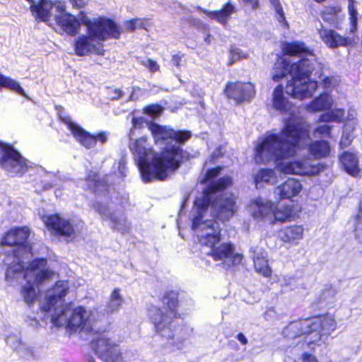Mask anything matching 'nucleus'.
<instances>
[{
    "instance_id": "1",
    "label": "nucleus",
    "mask_w": 362,
    "mask_h": 362,
    "mask_svg": "<svg viewBox=\"0 0 362 362\" xmlns=\"http://www.w3.org/2000/svg\"><path fill=\"white\" fill-rule=\"evenodd\" d=\"M148 129L162 152L155 153L146 144V137L131 141L130 149L144 182H148L153 179L165 180L188 158V153L183 151L180 145L189 139L192 134L189 131L176 132L156 123L150 124Z\"/></svg>"
},
{
    "instance_id": "2",
    "label": "nucleus",
    "mask_w": 362,
    "mask_h": 362,
    "mask_svg": "<svg viewBox=\"0 0 362 362\" xmlns=\"http://www.w3.org/2000/svg\"><path fill=\"white\" fill-rule=\"evenodd\" d=\"M231 182L230 177H223L210 184L194 201L191 211L192 228L204 252L220 243L221 229L215 218L228 221L237 210L235 197L233 194H222L211 202L214 194L230 185Z\"/></svg>"
},
{
    "instance_id": "3",
    "label": "nucleus",
    "mask_w": 362,
    "mask_h": 362,
    "mask_svg": "<svg viewBox=\"0 0 362 362\" xmlns=\"http://www.w3.org/2000/svg\"><path fill=\"white\" fill-rule=\"evenodd\" d=\"M308 125L300 118L289 119L278 134H271L257 149V162H269L287 159L306 148L313 159L327 157L330 146L325 141L309 142Z\"/></svg>"
},
{
    "instance_id": "4",
    "label": "nucleus",
    "mask_w": 362,
    "mask_h": 362,
    "mask_svg": "<svg viewBox=\"0 0 362 362\" xmlns=\"http://www.w3.org/2000/svg\"><path fill=\"white\" fill-rule=\"evenodd\" d=\"M283 52L289 57L298 56L300 59L294 62L286 56L279 58L271 73L272 80L278 82L290 74L291 79L287 83L286 93L299 100L310 97L317 88V82L310 78L314 62L320 66L315 55L300 42L284 44Z\"/></svg>"
},
{
    "instance_id": "5",
    "label": "nucleus",
    "mask_w": 362,
    "mask_h": 362,
    "mask_svg": "<svg viewBox=\"0 0 362 362\" xmlns=\"http://www.w3.org/2000/svg\"><path fill=\"white\" fill-rule=\"evenodd\" d=\"M69 289L66 281H57L47 291L42 309L51 313L52 322L56 327H65L69 332L93 330L95 323L98 320V313L83 306L71 309L70 305L65 303L64 300Z\"/></svg>"
},
{
    "instance_id": "6",
    "label": "nucleus",
    "mask_w": 362,
    "mask_h": 362,
    "mask_svg": "<svg viewBox=\"0 0 362 362\" xmlns=\"http://www.w3.org/2000/svg\"><path fill=\"white\" fill-rule=\"evenodd\" d=\"M79 18L81 23L87 27L88 33V35L79 36L75 42V52L79 56L90 53L102 55L103 49L100 42L108 37L118 38L120 35L119 28L110 19L98 18L90 20L82 13Z\"/></svg>"
},
{
    "instance_id": "7",
    "label": "nucleus",
    "mask_w": 362,
    "mask_h": 362,
    "mask_svg": "<svg viewBox=\"0 0 362 362\" xmlns=\"http://www.w3.org/2000/svg\"><path fill=\"white\" fill-rule=\"evenodd\" d=\"M30 230L27 227L14 228L9 230L4 237L1 243L4 245L13 246L12 255H8L4 259L7 265L6 280L12 281L16 275H18L24 265L30 263L33 257L32 248L27 239Z\"/></svg>"
},
{
    "instance_id": "8",
    "label": "nucleus",
    "mask_w": 362,
    "mask_h": 362,
    "mask_svg": "<svg viewBox=\"0 0 362 362\" xmlns=\"http://www.w3.org/2000/svg\"><path fill=\"white\" fill-rule=\"evenodd\" d=\"M23 274L25 283L21 285V296L25 303L31 306L38 298L39 290L37 286L45 283L53 275L54 272L47 266L45 259H36L27 265H24L18 275L10 284L14 283Z\"/></svg>"
},
{
    "instance_id": "9",
    "label": "nucleus",
    "mask_w": 362,
    "mask_h": 362,
    "mask_svg": "<svg viewBox=\"0 0 362 362\" xmlns=\"http://www.w3.org/2000/svg\"><path fill=\"white\" fill-rule=\"evenodd\" d=\"M163 302L168 308L153 306L148 309V316L154 325L155 331L160 336L170 339L174 336L173 319L176 317L178 304L177 293L169 291L163 297Z\"/></svg>"
},
{
    "instance_id": "10",
    "label": "nucleus",
    "mask_w": 362,
    "mask_h": 362,
    "mask_svg": "<svg viewBox=\"0 0 362 362\" xmlns=\"http://www.w3.org/2000/svg\"><path fill=\"white\" fill-rule=\"evenodd\" d=\"M349 19L351 24L350 32L347 35H341L332 29L322 28L318 30L320 39L329 48L353 46L357 43L358 37L354 35L357 28L358 12L354 1H350L348 6Z\"/></svg>"
},
{
    "instance_id": "11",
    "label": "nucleus",
    "mask_w": 362,
    "mask_h": 362,
    "mask_svg": "<svg viewBox=\"0 0 362 362\" xmlns=\"http://www.w3.org/2000/svg\"><path fill=\"white\" fill-rule=\"evenodd\" d=\"M90 346L95 354L103 362H125L124 352L106 334L97 337L91 341Z\"/></svg>"
},
{
    "instance_id": "12",
    "label": "nucleus",
    "mask_w": 362,
    "mask_h": 362,
    "mask_svg": "<svg viewBox=\"0 0 362 362\" xmlns=\"http://www.w3.org/2000/svg\"><path fill=\"white\" fill-rule=\"evenodd\" d=\"M311 334L306 338L307 346L313 349V345L321 341L323 334H329L337 328V321L331 314L308 318Z\"/></svg>"
},
{
    "instance_id": "13",
    "label": "nucleus",
    "mask_w": 362,
    "mask_h": 362,
    "mask_svg": "<svg viewBox=\"0 0 362 362\" xmlns=\"http://www.w3.org/2000/svg\"><path fill=\"white\" fill-rule=\"evenodd\" d=\"M284 173L301 176H315L322 172L325 165L316 162L315 159L303 155L293 161L284 162Z\"/></svg>"
},
{
    "instance_id": "14",
    "label": "nucleus",
    "mask_w": 362,
    "mask_h": 362,
    "mask_svg": "<svg viewBox=\"0 0 362 362\" xmlns=\"http://www.w3.org/2000/svg\"><path fill=\"white\" fill-rule=\"evenodd\" d=\"M264 138L260 141L256 146L255 148V160L257 163H268V162H257L256 160L257 157V149L261 146L262 143L264 141ZM284 159H281L279 160H271V162L276 163V166L273 169L270 168H262L259 169L257 173H254L253 178L254 182L256 186V188L259 189L264 186V185H274L278 182L279 179L281 178L282 175H286L284 173V165L283 160ZM270 163V161H269Z\"/></svg>"
},
{
    "instance_id": "15",
    "label": "nucleus",
    "mask_w": 362,
    "mask_h": 362,
    "mask_svg": "<svg viewBox=\"0 0 362 362\" xmlns=\"http://www.w3.org/2000/svg\"><path fill=\"white\" fill-rule=\"evenodd\" d=\"M0 165L6 172L21 176L28 169L24 158L11 146L6 144L0 153Z\"/></svg>"
},
{
    "instance_id": "16",
    "label": "nucleus",
    "mask_w": 362,
    "mask_h": 362,
    "mask_svg": "<svg viewBox=\"0 0 362 362\" xmlns=\"http://www.w3.org/2000/svg\"><path fill=\"white\" fill-rule=\"evenodd\" d=\"M204 252L215 261L221 262L226 269L240 264L243 259L242 255L235 252V247L230 243L215 244Z\"/></svg>"
},
{
    "instance_id": "17",
    "label": "nucleus",
    "mask_w": 362,
    "mask_h": 362,
    "mask_svg": "<svg viewBox=\"0 0 362 362\" xmlns=\"http://www.w3.org/2000/svg\"><path fill=\"white\" fill-rule=\"evenodd\" d=\"M67 126L76 140L86 148L95 147L97 141L103 144L107 141V134L106 132H100L94 136L74 122H69Z\"/></svg>"
},
{
    "instance_id": "18",
    "label": "nucleus",
    "mask_w": 362,
    "mask_h": 362,
    "mask_svg": "<svg viewBox=\"0 0 362 362\" xmlns=\"http://www.w3.org/2000/svg\"><path fill=\"white\" fill-rule=\"evenodd\" d=\"M227 98L237 103L250 100L255 94V86L251 83H228L224 89Z\"/></svg>"
},
{
    "instance_id": "19",
    "label": "nucleus",
    "mask_w": 362,
    "mask_h": 362,
    "mask_svg": "<svg viewBox=\"0 0 362 362\" xmlns=\"http://www.w3.org/2000/svg\"><path fill=\"white\" fill-rule=\"evenodd\" d=\"M271 107L281 114H288L291 115L285 121L286 122L292 118H298L294 115L295 108L292 103L288 100V98L284 93V88L281 85H278L272 91L270 100ZM285 126H284V127Z\"/></svg>"
},
{
    "instance_id": "20",
    "label": "nucleus",
    "mask_w": 362,
    "mask_h": 362,
    "mask_svg": "<svg viewBox=\"0 0 362 362\" xmlns=\"http://www.w3.org/2000/svg\"><path fill=\"white\" fill-rule=\"evenodd\" d=\"M42 219L48 228L53 230L58 235L70 237L75 233L72 224L58 215H45Z\"/></svg>"
},
{
    "instance_id": "21",
    "label": "nucleus",
    "mask_w": 362,
    "mask_h": 362,
    "mask_svg": "<svg viewBox=\"0 0 362 362\" xmlns=\"http://www.w3.org/2000/svg\"><path fill=\"white\" fill-rule=\"evenodd\" d=\"M93 207L98 211L103 218L110 220L114 228L122 232L129 228V224L123 214L115 215L112 214L107 206L105 204L96 202Z\"/></svg>"
},
{
    "instance_id": "22",
    "label": "nucleus",
    "mask_w": 362,
    "mask_h": 362,
    "mask_svg": "<svg viewBox=\"0 0 362 362\" xmlns=\"http://www.w3.org/2000/svg\"><path fill=\"white\" fill-rule=\"evenodd\" d=\"M273 207L274 204L262 197L251 201L249 209L252 216L256 219H265L273 223Z\"/></svg>"
},
{
    "instance_id": "23",
    "label": "nucleus",
    "mask_w": 362,
    "mask_h": 362,
    "mask_svg": "<svg viewBox=\"0 0 362 362\" xmlns=\"http://www.w3.org/2000/svg\"><path fill=\"white\" fill-rule=\"evenodd\" d=\"M282 334L284 337L288 339L302 338L303 341V346L305 344H307L306 338L311 334L308 319L290 323L284 329Z\"/></svg>"
},
{
    "instance_id": "24",
    "label": "nucleus",
    "mask_w": 362,
    "mask_h": 362,
    "mask_svg": "<svg viewBox=\"0 0 362 362\" xmlns=\"http://www.w3.org/2000/svg\"><path fill=\"white\" fill-rule=\"evenodd\" d=\"M302 189V184L298 180L288 178L274 189V194L278 196L279 199L291 200L300 194Z\"/></svg>"
},
{
    "instance_id": "25",
    "label": "nucleus",
    "mask_w": 362,
    "mask_h": 362,
    "mask_svg": "<svg viewBox=\"0 0 362 362\" xmlns=\"http://www.w3.org/2000/svg\"><path fill=\"white\" fill-rule=\"evenodd\" d=\"M57 24L60 28L71 35H75L80 27L79 21L71 14L64 13L55 16Z\"/></svg>"
},
{
    "instance_id": "26",
    "label": "nucleus",
    "mask_w": 362,
    "mask_h": 362,
    "mask_svg": "<svg viewBox=\"0 0 362 362\" xmlns=\"http://www.w3.org/2000/svg\"><path fill=\"white\" fill-rule=\"evenodd\" d=\"M250 253L256 272L264 276H269L272 269L268 265L265 252L262 251V248L252 247L250 249Z\"/></svg>"
},
{
    "instance_id": "27",
    "label": "nucleus",
    "mask_w": 362,
    "mask_h": 362,
    "mask_svg": "<svg viewBox=\"0 0 362 362\" xmlns=\"http://www.w3.org/2000/svg\"><path fill=\"white\" fill-rule=\"evenodd\" d=\"M304 228L301 226L293 225L286 227L279 233L281 240L290 244H296L303 238Z\"/></svg>"
},
{
    "instance_id": "28",
    "label": "nucleus",
    "mask_w": 362,
    "mask_h": 362,
    "mask_svg": "<svg viewBox=\"0 0 362 362\" xmlns=\"http://www.w3.org/2000/svg\"><path fill=\"white\" fill-rule=\"evenodd\" d=\"M333 104L332 97L327 93H323L307 106V110L310 112H322L330 109Z\"/></svg>"
},
{
    "instance_id": "29",
    "label": "nucleus",
    "mask_w": 362,
    "mask_h": 362,
    "mask_svg": "<svg viewBox=\"0 0 362 362\" xmlns=\"http://www.w3.org/2000/svg\"><path fill=\"white\" fill-rule=\"evenodd\" d=\"M322 19L337 28L344 18V14L340 6H330L324 9L322 13Z\"/></svg>"
},
{
    "instance_id": "30",
    "label": "nucleus",
    "mask_w": 362,
    "mask_h": 362,
    "mask_svg": "<svg viewBox=\"0 0 362 362\" xmlns=\"http://www.w3.org/2000/svg\"><path fill=\"white\" fill-rule=\"evenodd\" d=\"M340 161L347 173L352 176H357L359 174L358 159L356 154L345 152L340 157Z\"/></svg>"
},
{
    "instance_id": "31",
    "label": "nucleus",
    "mask_w": 362,
    "mask_h": 362,
    "mask_svg": "<svg viewBox=\"0 0 362 362\" xmlns=\"http://www.w3.org/2000/svg\"><path fill=\"white\" fill-rule=\"evenodd\" d=\"M6 344L12 349L18 351L25 356H33L32 347L23 343L21 337L14 334H8L6 338Z\"/></svg>"
},
{
    "instance_id": "32",
    "label": "nucleus",
    "mask_w": 362,
    "mask_h": 362,
    "mask_svg": "<svg viewBox=\"0 0 362 362\" xmlns=\"http://www.w3.org/2000/svg\"><path fill=\"white\" fill-rule=\"evenodd\" d=\"M124 303V298L119 288H115L110 294L105 305V313L110 314L119 310Z\"/></svg>"
},
{
    "instance_id": "33",
    "label": "nucleus",
    "mask_w": 362,
    "mask_h": 362,
    "mask_svg": "<svg viewBox=\"0 0 362 362\" xmlns=\"http://www.w3.org/2000/svg\"><path fill=\"white\" fill-rule=\"evenodd\" d=\"M53 8V3L49 0H41L39 5L30 6L32 12L36 13V17L42 21H47L51 16V9Z\"/></svg>"
},
{
    "instance_id": "34",
    "label": "nucleus",
    "mask_w": 362,
    "mask_h": 362,
    "mask_svg": "<svg viewBox=\"0 0 362 362\" xmlns=\"http://www.w3.org/2000/svg\"><path fill=\"white\" fill-rule=\"evenodd\" d=\"M236 11L235 7L230 3L226 4L224 7L218 11H207L206 13L211 18L216 20L221 24H226L230 16Z\"/></svg>"
},
{
    "instance_id": "35",
    "label": "nucleus",
    "mask_w": 362,
    "mask_h": 362,
    "mask_svg": "<svg viewBox=\"0 0 362 362\" xmlns=\"http://www.w3.org/2000/svg\"><path fill=\"white\" fill-rule=\"evenodd\" d=\"M273 223L274 221H279L281 223L291 221L295 214L293 211L291 205L279 206L278 207H273Z\"/></svg>"
},
{
    "instance_id": "36",
    "label": "nucleus",
    "mask_w": 362,
    "mask_h": 362,
    "mask_svg": "<svg viewBox=\"0 0 362 362\" xmlns=\"http://www.w3.org/2000/svg\"><path fill=\"white\" fill-rule=\"evenodd\" d=\"M315 62L320 65V66L314 63V68L312 70V72L317 69L315 73V75H317V77L320 80H321V84L325 88H332L337 86L339 83V80L337 77L331 76H324L322 73V65L319 63L316 59Z\"/></svg>"
},
{
    "instance_id": "37",
    "label": "nucleus",
    "mask_w": 362,
    "mask_h": 362,
    "mask_svg": "<svg viewBox=\"0 0 362 362\" xmlns=\"http://www.w3.org/2000/svg\"><path fill=\"white\" fill-rule=\"evenodd\" d=\"M2 88L13 90L23 96L25 95L23 89L16 81L0 73V90Z\"/></svg>"
},
{
    "instance_id": "38",
    "label": "nucleus",
    "mask_w": 362,
    "mask_h": 362,
    "mask_svg": "<svg viewBox=\"0 0 362 362\" xmlns=\"http://www.w3.org/2000/svg\"><path fill=\"white\" fill-rule=\"evenodd\" d=\"M344 109L337 108L321 115L319 121L322 122H341L344 117Z\"/></svg>"
},
{
    "instance_id": "39",
    "label": "nucleus",
    "mask_w": 362,
    "mask_h": 362,
    "mask_svg": "<svg viewBox=\"0 0 362 362\" xmlns=\"http://www.w3.org/2000/svg\"><path fill=\"white\" fill-rule=\"evenodd\" d=\"M356 122L354 120H349L344 125V129L342 134L340 146L341 148L349 146L354 138L352 132L355 129Z\"/></svg>"
},
{
    "instance_id": "40",
    "label": "nucleus",
    "mask_w": 362,
    "mask_h": 362,
    "mask_svg": "<svg viewBox=\"0 0 362 362\" xmlns=\"http://www.w3.org/2000/svg\"><path fill=\"white\" fill-rule=\"evenodd\" d=\"M354 233L356 239L362 243V202L360 203L357 214L354 218Z\"/></svg>"
},
{
    "instance_id": "41",
    "label": "nucleus",
    "mask_w": 362,
    "mask_h": 362,
    "mask_svg": "<svg viewBox=\"0 0 362 362\" xmlns=\"http://www.w3.org/2000/svg\"><path fill=\"white\" fill-rule=\"evenodd\" d=\"M270 3L273 5L274 8L276 10V18L279 23H284L285 25H288L286 22V18L284 16V11L282 7L281 6L279 0H269Z\"/></svg>"
},
{
    "instance_id": "42",
    "label": "nucleus",
    "mask_w": 362,
    "mask_h": 362,
    "mask_svg": "<svg viewBox=\"0 0 362 362\" xmlns=\"http://www.w3.org/2000/svg\"><path fill=\"white\" fill-rule=\"evenodd\" d=\"M132 127L130 130L131 140H132V136L134 135V132L135 129H141L142 127H144L145 124H146L148 126L151 124V123L148 124L146 122V121L145 120V119L142 117H134L132 119Z\"/></svg>"
},
{
    "instance_id": "43",
    "label": "nucleus",
    "mask_w": 362,
    "mask_h": 362,
    "mask_svg": "<svg viewBox=\"0 0 362 362\" xmlns=\"http://www.w3.org/2000/svg\"><path fill=\"white\" fill-rule=\"evenodd\" d=\"M162 107L158 105H151L144 108V112L151 117L158 116L162 112Z\"/></svg>"
},
{
    "instance_id": "44",
    "label": "nucleus",
    "mask_w": 362,
    "mask_h": 362,
    "mask_svg": "<svg viewBox=\"0 0 362 362\" xmlns=\"http://www.w3.org/2000/svg\"><path fill=\"white\" fill-rule=\"evenodd\" d=\"M332 126L329 124H322L318 126L314 131L315 135H320L321 136H329L331 137L330 132L332 130Z\"/></svg>"
},
{
    "instance_id": "45",
    "label": "nucleus",
    "mask_w": 362,
    "mask_h": 362,
    "mask_svg": "<svg viewBox=\"0 0 362 362\" xmlns=\"http://www.w3.org/2000/svg\"><path fill=\"white\" fill-rule=\"evenodd\" d=\"M246 54L243 53L238 48H233L230 50V64H233L235 62L239 60L242 58H245Z\"/></svg>"
},
{
    "instance_id": "46",
    "label": "nucleus",
    "mask_w": 362,
    "mask_h": 362,
    "mask_svg": "<svg viewBox=\"0 0 362 362\" xmlns=\"http://www.w3.org/2000/svg\"><path fill=\"white\" fill-rule=\"evenodd\" d=\"M142 65L147 68L151 73L159 71L160 66L156 61L148 59L142 62Z\"/></svg>"
},
{
    "instance_id": "47",
    "label": "nucleus",
    "mask_w": 362,
    "mask_h": 362,
    "mask_svg": "<svg viewBox=\"0 0 362 362\" xmlns=\"http://www.w3.org/2000/svg\"><path fill=\"white\" fill-rule=\"evenodd\" d=\"M221 170V168L220 167L209 170L206 175V177L205 178L204 182H207L211 179L216 177L220 173Z\"/></svg>"
},
{
    "instance_id": "48",
    "label": "nucleus",
    "mask_w": 362,
    "mask_h": 362,
    "mask_svg": "<svg viewBox=\"0 0 362 362\" xmlns=\"http://www.w3.org/2000/svg\"><path fill=\"white\" fill-rule=\"evenodd\" d=\"M107 95L112 100H117L122 95V92L119 89H110L107 91Z\"/></svg>"
},
{
    "instance_id": "49",
    "label": "nucleus",
    "mask_w": 362,
    "mask_h": 362,
    "mask_svg": "<svg viewBox=\"0 0 362 362\" xmlns=\"http://www.w3.org/2000/svg\"><path fill=\"white\" fill-rule=\"evenodd\" d=\"M53 8H55L57 11L60 13L59 14L66 13L64 1H55L53 4Z\"/></svg>"
},
{
    "instance_id": "50",
    "label": "nucleus",
    "mask_w": 362,
    "mask_h": 362,
    "mask_svg": "<svg viewBox=\"0 0 362 362\" xmlns=\"http://www.w3.org/2000/svg\"><path fill=\"white\" fill-rule=\"evenodd\" d=\"M87 182H88V187L90 188V189H93V188H98L100 185V182L94 178L93 180H90V177H88V178L87 179Z\"/></svg>"
},
{
    "instance_id": "51",
    "label": "nucleus",
    "mask_w": 362,
    "mask_h": 362,
    "mask_svg": "<svg viewBox=\"0 0 362 362\" xmlns=\"http://www.w3.org/2000/svg\"><path fill=\"white\" fill-rule=\"evenodd\" d=\"M70 2L74 8H81L86 6V1L84 0H70Z\"/></svg>"
},
{
    "instance_id": "52",
    "label": "nucleus",
    "mask_w": 362,
    "mask_h": 362,
    "mask_svg": "<svg viewBox=\"0 0 362 362\" xmlns=\"http://www.w3.org/2000/svg\"><path fill=\"white\" fill-rule=\"evenodd\" d=\"M185 339L180 340L179 337H177L175 341H174V346L177 350H184L185 348Z\"/></svg>"
},
{
    "instance_id": "53",
    "label": "nucleus",
    "mask_w": 362,
    "mask_h": 362,
    "mask_svg": "<svg viewBox=\"0 0 362 362\" xmlns=\"http://www.w3.org/2000/svg\"><path fill=\"white\" fill-rule=\"evenodd\" d=\"M134 22L135 23V28H144L146 29V25L147 24V21L141 19V18H136L134 19Z\"/></svg>"
},
{
    "instance_id": "54",
    "label": "nucleus",
    "mask_w": 362,
    "mask_h": 362,
    "mask_svg": "<svg viewBox=\"0 0 362 362\" xmlns=\"http://www.w3.org/2000/svg\"><path fill=\"white\" fill-rule=\"evenodd\" d=\"M124 29L127 31H134L136 30L134 20L126 22L124 25Z\"/></svg>"
},
{
    "instance_id": "55",
    "label": "nucleus",
    "mask_w": 362,
    "mask_h": 362,
    "mask_svg": "<svg viewBox=\"0 0 362 362\" xmlns=\"http://www.w3.org/2000/svg\"><path fill=\"white\" fill-rule=\"evenodd\" d=\"M303 361L304 362H318L316 358L310 354H304L303 355Z\"/></svg>"
},
{
    "instance_id": "56",
    "label": "nucleus",
    "mask_w": 362,
    "mask_h": 362,
    "mask_svg": "<svg viewBox=\"0 0 362 362\" xmlns=\"http://www.w3.org/2000/svg\"><path fill=\"white\" fill-rule=\"evenodd\" d=\"M173 65L179 67L180 66L181 57L178 54H175L172 57Z\"/></svg>"
},
{
    "instance_id": "57",
    "label": "nucleus",
    "mask_w": 362,
    "mask_h": 362,
    "mask_svg": "<svg viewBox=\"0 0 362 362\" xmlns=\"http://www.w3.org/2000/svg\"><path fill=\"white\" fill-rule=\"evenodd\" d=\"M244 2L250 5L253 9H256L258 8L259 1L258 0H243Z\"/></svg>"
},
{
    "instance_id": "58",
    "label": "nucleus",
    "mask_w": 362,
    "mask_h": 362,
    "mask_svg": "<svg viewBox=\"0 0 362 362\" xmlns=\"http://www.w3.org/2000/svg\"><path fill=\"white\" fill-rule=\"evenodd\" d=\"M237 339L242 344H247V339L243 333H239L237 335Z\"/></svg>"
},
{
    "instance_id": "59",
    "label": "nucleus",
    "mask_w": 362,
    "mask_h": 362,
    "mask_svg": "<svg viewBox=\"0 0 362 362\" xmlns=\"http://www.w3.org/2000/svg\"><path fill=\"white\" fill-rule=\"evenodd\" d=\"M291 279L290 278L284 277V285H289Z\"/></svg>"
},
{
    "instance_id": "60",
    "label": "nucleus",
    "mask_w": 362,
    "mask_h": 362,
    "mask_svg": "<svg viewBox=\"0 0 362 362\" xmlns=\"http://www.w3.org/2000/svg\"><path fill=\"white\" fill-rule=\"evenodd\" d=\"M88 362H95V359L92 357L88 358Z\"/></svg>"
},
{
    "instance_id": "61",
    "label": "nucleus",
    "mask_w": 362,
    "mask_h": 362,
    "mask_svg": "<svg viewBox=\"0 0 362 362\" xmlns=\"http://www.w3.org/2000/svg\"><path fill=\"white\" fill-rule=\"evenodd\" d=\"M218 156V154L216 153V151L214 152L213 157Z\"/></svg>"
},
{
    "instance_id": "62",
    "label": "nucleus",
    "mask_w": 362,
    "mask_h": 362,
    "mask_svg": "<svg viewBox=\"0 0 362 362\" xmlns=\"http://www.w3.org/2000/svg\"><path fill=\"white\" fill-rule=\"evenodd\" d=\"M205 41H209V37H207L205 39Z\"/></svg>"
}]
</instances>
